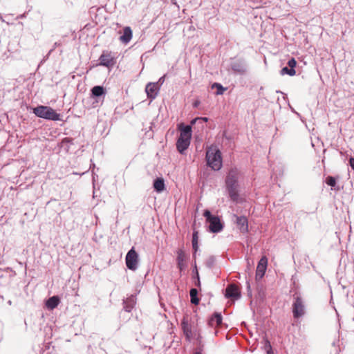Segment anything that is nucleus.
<instances>
[{
	"mask_svg": "<svg viewBox=\"0 0 354 354\" xmlns=\"http://www.w3.org/2000/svg\"><path fill=\"white\" fill-rule=\"evenodd\" d=\"M199 104H200V101L196 100L194 102L193 106H194V107H198Z\"/></svg>",
	"mask_w": 354,
	"mask_h": 354,
	"instance_id": "obj_32",
	"label": "nucleus"
},
{
	"mask_svg": "<svg viewBox=\"0 0 354 354\" xmlns=\"http://www.w3.org/2000/svg\"><path fill=\"white\" fill-rule=\"evenodd\" d=\"M194 354H201V353H199V352H196V353H194Z\"/></svg>",
	"mask_w": 354,
	"mask_h": 354,
	"instance_id": "obj_38",
	"label": "nucleus"
},
{
	"mask_svg": "<svg viewBox=\"0 0 354 354\" xmlns=\"http://www.w3.org/2000/svg\"><path fill=\"white\" fill-rule=\"evenodd\" d=\"M106 95V90L102 86H95L91 88V95L93 97H100Z\"/></svg>",
	"mask_w": 354,
	"mask_h": 354,
	"instance_id": "obj_18",
	"label": "nucleus"
},
{
	"mask_svg": "<svg viewBox=\"0 0 354 354\" xmlns=\"http://www.w3.org/2000/svg\"><path fill=\"white\" fill-rule=\"evenodd\" d=\"M263 348L267 354H273L270 342L267 339H263Z\"/></svg>",
	"mask_w": 354,
	"mask_h": 354,
	"instance_id": "obj_26",
	"label": "nucleus"
},
{
	"mask_svg": "<svg viewBox=\"0 0 354 354\" xmlns=\"http://www.w3.org/2000/svg\"><path fill=\"white\" fill-rule=\"evenodd\" d=\"M240 173L236 168L231 169L225 178L226 188L231 200L238 201L239 200V178Z\"/></svg>",
	"mask_w": 354,
	"mask_h": 354,
	"instance_id": "obj_1",
	"label": "nucleus"
},
{
	"mask_svg": "<svg viewBox=\"0 0 354 354\" xmlns=\"http://www.w3.org/2000/svg\"><path fill=\"white\" fill-rule=\"evenodd\" d=\"M212 88H216V95H222L223 94L224 91L227 90V88H224L221 84L219 83H214L212 86Z\"/></svg>",
	"mask_w": 354,
	"mask_h": 354,
	"instance_id": "obj_23",
	"label": "nucleus"
},
{
	"mask_svg": "<svg viewBox=\"0 0 354 354\" xmlns=\"http://www.w3.org/2000/svg\"><path fill=\"white\" fill-rule=\"evenodd\" d=\"M280 73L282 75H288L290 76H293L295 75L296 71L294 68H290L289 67L286 66L281 70Z\"/></svg>",
	"mask_w": 354,
	"mask_h": 354,
	"instance_id": "obj_24",
	"label": "nucleus"
},
{
	"mask_svg": "<svg viewBox=\"0 0 354 354\" xmlns=\"http://www.w3.org/2000/svg\"><path fill=\"white\" fill-rule=\"evenodd\" d=\"M125 261L126 266L129 270L134 271L138 268L139 258L133 247L127 252Z\"/></svg>",
	"mask_w": 354,
	"mask_h": 354,
	"instance_id": "obj_7",
	"label": "nucleus"
},
{
	"mask_svg": "<svg viewBox=\"0 0 354 354\" xmlns=\"http://www.w3.org/2000/svg\"><path fill=\"white\" fill-rule=\"evenodd\" d=\"M267 265H268V259L265 256H263L261 257V259L259 261L257 267L256 276H255V279L257 281L260 280L264 276V274L266 273V268H267Z\"/></svg>",
	"mask_w": 354,
	"mask_h": 354,
	"instance_id": "obj_10",
	"label": "nucleus"
},
{
	"mask_svg": "<svg viewBox=\"0 0 354 354\" xmlns=\"http://www.w3.org/2000/svg\"><path fill=\"white\" fill-rule=\"evenodd\" d=\"M222 323V316L219 313H215L209 319V324L212 327H217Z\"/></svg>",
	"mask_w": 354,
	"mask_h": 354,
	"instance_id": "obj_20",
	"label": "nucleus"
},
{
	"mask_svg": "<svg viewBox=\"0 0 354 354\" xmlns=\"http://www.w3.org/2000/svg\"><path fill=\"white\" fill-rule=\"evenodd\" d=\"M203 216L206 221L209 223V230L212 233H218L223 229V224L221 223L218 216L212 215V213L206 209L204 211Z\"/></svg>",
	"mask_w": 354,
	"mask_h": 354,
	"instance_id": "obj_5",
	"label": "nucleus"
},
{
	"mask_svg": "<svg viewBox=\"0 0 354 354\" xmlns=\"http://www.w3.org/2000/svg\"><path fill=\"white\" fill-rule=\"evenodd\" d=\"M178 268L180 270H183V263H182V261H183V254L182 253L178 251Z\"/></svg>",
	"mask_w": 354,
	"mask_h": 354,
	"instance_id": "obj_29",
	"label": "nucleus"
},
{
	"mask_svg": "<svg viewBox=\"0 0 354 354\" xmlns=\"http://www.w3.org/2000/svg\"><path fill=\"white\" fill-rule=\"evenodd\" d=\"M136 303V299L134 295H131L127 299L123 301V309L127 312H131Z\"/></svg>",
	"mask_w": 354,
	"mask_h": 354,
	"instance_id": "obj_15",
	"label": "nucleus"
},
{
	"mask_svg": "<svg viewBox=\"0 0 354 354\" xmlns=\"http://www.w3.org/2000/svg\"><path fill=\"white\" fill-rule=\"evenodd\" d=\"M196 120H197V118H195V119L192 120V122H191V124H194L196 122Z\"/></svg>",
	"mask_w": 354,
	"mask_h": 354,
	"instance_id": "obj_33",
	"label": "nucleus"
},
{
	"mask_svg": "<svg viewBox=\"0 0 354 354\" xmlns=\"http://www.w3.org/2000/svg\"><path fill=\"white\" fill-rule=\"evenodd\" d=\"M171 1H172V3H173L174 4H175V5H176V4H177V2L176 1V0H171Z\"/></svg>",
	"mask_w": 354,
	"mask_h": 354,
	"instance_id": "obj_36",
	"label": "nucleus"
},
{
	"mask_svg": "<svg viewBox=\"0 0 354 354\" xmlns=\"http://www.w3.org/2000/svg\"><path fill=\"white\" fill-rule=\"evenodd\" d=\"M33 113L39 118L53 120H60V114L57 113L53 109L47 106H38L33 109Z\"/></svg>",
	"mask_w": 354,
	"mask_h": 354,
	"instance_id": "obj_4",
	"label": "nucleus"
},
{
	"mask_svg": "<svg viewBox=\"0 0 354 354\" xmlns=\"http://www.w3.org/2000/svg\"><path fill=\"white\" fill-rule=\"evenodd\" d=\"M351 167L354 170V158H351L349 160Z\"/></svg>",
	"mask_w": 354,
	"mask_h": 354,
	"instance_id": "obj_31",
	"label": "nucleus"
},
{
	"mask_svg": "<svg viewBox=\"0 0 354 354\" xmlns=\"http://www.w3.org/2000/svg\"><path fill=\"white\" fill-rule=\"evenodd\" d=\"M198 290L196 288H192L190 290V297L191 302L193 304H198L199 303V299L197 297Z\"/></svg>",
	"mask_w": 354,
	"mask_h": 354,
	"instance_id": "obj_22",
	"label": "nucleus"
},
{
	"mask_svg": "<svg viewBox=\"0 0 354 354\" xmlns=\"http://www.w3.org/2000/svg\"><path fill=\"white\" fill-rule=\"evenodd\" d=\"M159 90L160 86L158 85V82H149L147 84L145 88L147 97L151 99V100L156 97Z\"/></svg>",
	"mask_w": 354,
	"mask_h": 354,
	"instance_id": "obj_11",
	"label": "nucleus"
},
{
	"mask_svg": "<svg viewBox=\"0 0 354 354\" xmlns=\"http://www.w3.org/2000/svg\"><path fill=\"white\" fill-rule=\"evenodd\" d=\"M181 327L183 334L187 341H191L194 337V333L192 329L190 319L188 316H185L181 322Z\"/></svg>",
	"mask_w": 354,
	"mask_h": 354,
	"instance_id": "obj_8",
	"label": "nucleus"
},
{
	"mask_svg": "<svg viewBox=\"0 0 354 354\" xmlns=\"http://www.w3.org/2000/svg\"><path fill=\"white\" fill-rule=\"evenodd\" d=\"M225 297L227 298L239 299L240 297V291L236 286L231 284L225 290Z\"/></svg>",
	"mask_w": 354,
	"mask_h": 354,
	"instance_id": "obj_14",
	"label": "nucleus"
},
{
	"mask_svg": "<svg viewBox=\"0 0 354 354\" xmlns=\"http://www.w3.org/2000/svg\"><path fill=\"white\" fill-rule=\"evenodd\" d=\"M292 313L295 318H299L305 314L304 301L299 294L293 296Z\"/></svg>",
	"mask_w": 354,
	"mask_h": 354,
	"instance_id": "obj_6",
	"label": "nucleus"
},
{
	"mask_svg": "<svg viewBox=\"0 0 354 354\" xmlns=\"http://www.w3.org/2000/svg\"><path fill=\"white\" fill-rule=\"evenodd\" d=\"M234 218H235V222L236 223L237 227H239V230L242 233H246L248 231V219L245 216H237L234 215Z\"/></svg>",
	"mask_w": 354,
	"mask_h": 354,
	"instance_id": "obj_12",
	"label": "nucleus"
},
{
	"mask_svg": "<svg viewBox=\"0 0 354 354\" xmlns=\"http://www.w3.org/2000/svg\"><path fill=\"white\" fill-rule=\"evenodd\" d=\"M0 19H1V21H3V22L4 21V19H3V17H2V16H1V14H0Z\"/></svg>",
	"mask_w": 354,
	"mask_h": 354,
	"instance_id": "obj_37",
	"label": "nucleus"
},
{
	"mask_svg": "<svg viewBox=\"0 0 354 354\" xmlns=\"http://www.w3.org/2000/svg\"><path fill=\"white\" fill-rule=\"evenodd\" d=\"M198 232L194 231L192 234V247L195 251H196L198 248Z\"/></svg>",
	"mask_w": 354,
	"mask_h": 354,
	"instance_id": "obj_25",
	"label": "nucleus"
},
{
	"mask_svg": "<svg viewBox=\"0 0 354 354\" xmlns=\"http://www.w3.org/2000/svg\"><path fill=\"white\" fill-rule=\"evenodd\" d=\"M132 37V30L130 27H125L123 30V34L120 37V40L124 44H127L130 41Z\"/></svg>",
	"mask_w": 354,
	"mask_h": 354,
	"instance_id": "obj_17",
	"label": "nucleus"
},
{
	"mask_svg": "<svg viewBox=\"0 0 354 354\" xmlns=\"http://www.w3.org/2000/svg\"><path fill=\"white\" fill-rule=\"evenodd\" d=\"M99 65L106 66L108 68L113 67L115 64L114 57L112 56L111 53L104 51L99 58Z\"/></svg>",
	"mask_w": 354,
	"mask_h": 354,
	"instance_id": "obj_9",
	"label": "nucleus"
},
{
	"mask_svg": "<svg viewBox=\"0 0 354 354\" xmlns=\"http://www.w3.org/2000/svg\"><path fill=\"white\" fill-rule=\"evenodd\" d=\"M232 70L234 73L244 75L247 71V66L243 61H235L231 64Z\"/></svg>",
	"mask_w": 354,
	"mask_h": 354,
	"instance_id": "obj_13",
	"label": "nucleus"
},
{
	"mask_svg": "<svg viewBox=\"0 0 354 354\" xmlns=\"http://www.w3.org/2000/svg\"><path fill=\"white\" fill-rule=\"evenodd\" d=\"M206 160L208 166L215 171L219 170L222 167L221 153L216 147H212L207 149Z\"/></svg>",
	"mask_w": 354,
	"mask_h": 354,
	"instance_id": "obj_3",
	"label": "nucleus"
},
{
	"mask_svg": "<svg viewBox=\"0 0 354 354\" xmlns=\"http://www.w3.org/2000/svg\"><path fill=\"white\" fill-rule=\"evenodd\" d=\"M178 131L180 136L178 137V152L183 153L189 145L192 138V126L178 124Z\"/></svg>",
	"mask_w": 354,
	"mask_h": 354,
	"instance_id": "obj_2",
	"label": "nucleus"
},
{
	"mask_svg": "<svg viewBox=\"0 0 354 354\" xmlns=\"http://www.w3.org/2000/svg\"><path fill=\"white\" fill-rule=\"evenodd\" d=\"M166 77V75H163L162 77H161L159 80L157 82H158V85H161L163 82H164V80H165V78Z\"/></svg>",
	"mask_w": 354,
	"mask_h": 354,
	"instance_id": "obj_30",
	"label": "nucleus"
},
{
	"mask_svg": "<svg viewBox=\"0 0 354 354\" xmlns=\"http://www.w3.org/2000/svg\"><path fill=\"white\" fill-rule=\"evenodd\" d=\"M247 287H248V290H250V286L249 282H247Z\"/></svg>",
	"mask_w": 354,
	"mask_h": 354,
	"instance_id": "obj_34",
	"label": "nucleus"
},
{
	"mask_svg": "<svg viewBox=\"0 0 354 354\" xmlns=\"http://www.w3.org/2000/svg\"><path fill=\"white\" fill-rule=\"evenodd\" d=\"M326 184L334 187L336 185L335 178L333 176H328L326 180Z\"/></svg>",
	"mask_w": 354,
	"mask_h": 354,
	"instance_id": "obj_27",
	"label": "nucleus"
},
{
	"mask_svg": "<svg viewBox=\"0 0 354 354\" xmlns=\"http://www.w3.org/2000/svg\"><path fill=\"white\" fill-rule=\"evenodd\" d=\"M153 187L158 193H161L165 189V181L162 178H156L153 180Z\"/></svg>",
	"mask_w": 354,
	"mask_h": 354,
	"instance_id": "obj_16",
	"label": "nucleus"
},
{
	"mask_svg": "<svg viewBox=\"0 0 354 354\" xmlns=\"http://www.w3.org/2000/svg\"><path fill=\"white\" fill-rule=\"evenodd\" d=\"M59 302L60 300L57 296H53L46 301V306L48 309L53 310L59 305Z\"/></svg>",
	"mask_w": 354,
	"mask_h": 354,
	"instance_id": "obj_19",
	"label": "nucleus"
},
{
	"mask_svg": "<svg viewBox=\"0 0 354 354\" xmlns=\"http://www.w3.org/2000/svg\"><path fill=\"white\" fill-rule=\"evenodd\" d=\"M296 64H297V62L295 59V58H291L288 62V67L290 68H294L295 69V67L296 66Z\"/></svg>",
	"mask_w": 354,
	"mask_h": 354,
	"instance_id": "obj_28",
	"label": "nucleus"
},
{
	"mask_svg": "<svg viewBox=\"0 0 354 354\" xmlns=\"http://www.w3.org/2000/svg\"><path fill=\"white\" fill-rule=\"evenodd\" d=\"M201 119L205 122L208 120L207 118H201Z\"/></svg>",
	"mask_w": 354,
	"mask_h": 354,
	"instance_id": "obj_35",
	"label": "nucleus"
},
{
	"mask_svg": "<svg viewBox=\"0 0 354 354\" xmlns=\"http://www.w3.org/2000/svg\"><path fill=\"white\" fill-rule=\"evenodd\" d=\"M73 140L71 138H64L60 142V147L65 149L66 151H68L70 145H73Z\"/></svg>",
	"mask_w": 354,
	"mask_h": 354,
	"instance_id": "obj_21",
	"label": "nucleus"
}]
</instances>
